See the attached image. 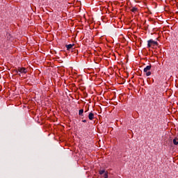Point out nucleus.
<instances>
[{
    "instance_id": "nucleus-5",
    "label": "nucleus",
    "mask_w": 178,
    "mask_h": 178,
    "mask_svg": "<svg viewBox=\"0 0 178 178\" xmlns=\"http://www.w3.org/2000/svg\"><path fill=\"white\" fill-rule=\"evenodd\" d=\"M89 120H94V113H90L88 115Z\"/></svg>"
},
{
    "instance_id": "nucleus-2",
    "label": "nucleus",
    "mask_w": 178,
    "mask_h": 178,
    "mask_svg": "<svg viewBox=\"0 0 178 178\" xmlns=\"http://www.w3.org/2000/svg\"><path fill=\"white\" fill-rule=\"evenodd\" d=\"M18 72L19 73H22V74L24 73V74H26V73H27V69L24 67H18Z\"/></svg>"
},
{
    "instance_id": "nucleus-10",
    "label": "nucleus",
    "mask_w": 178,
    "mask_h": 178,
    "mask_svg": "<svg viewBox=\"0 0 178 178\" xmlns=\"http://www.w3.org/2000/svg\"><path fill=\"white\" fill-rule=\"evenodd\" d=\"M99 175H104V173H105V170H100L99 171Z\"/></svg>"
},
{
    "instance_id": "nucleus-1",
    "label": "nucleus",
    "mask_w": 178,
    "mask_h": 178,
    "mask_svg": "<svg viewBox=\"0 0 178 178\" xmlns=\"http://www.w3.org/2000/svg\"><path fill=\"white\" fill-rule=\"evenodd\" d=\"M156 45L158 47V42L154 41L153 40H149L147 41V48H151V47Z\"/></svg>"
},
{
    "instance_id": "nucleus-11",
    "label": "nucleus",
    "mask_w": 178,
    "mask_h": 178,
    "mask_svg": "<svg viewBox=\"0 0 178 178\" xmlns=\"http://www.w3.org/2000/svg\"><path fill=\"white\" fill-rule=\"evenodd\" d=\"M146 73V76H151V72H149V71H147V72H145Z\"/></svg>"
},
{
    "instance_id": "nucleus-12",
    "label": "nucleus",
    "mask_w": 178,
    "mask_h": 178,
    "mask_svg": "<svg viewBox=\"0 0 178 178\" xmlns=\"http://www.w3.org/2000/svg\"><path fill=\"white\" fill-rule=\"evenodd\" d=\"M104 178H108V172H105L104 175Z\"/></svg>"
},
{
    "instance_id": "nucleus-7",
    "label": "nucleus",
    "mask_w": 178,
    "mask_h": 178,
    "mask_svg": "<svg viewBox=\"0 0 178 178\" xmlns=\"http://www.w3.org/2000/svg\"><path fill=\"white\" fill-rule=\"evenodd\" d=\"M173 144H174V145H178V138H175L173 139Z\"/></svg>"
},
{
    "instance_id": "nucleus-13",
    "label": "nucleus",
    "mask_w": 178,
    "mask_h": 178,
    "mask_svg": "<svg viewBox=\"0 0 178 178\" xmlns=\"http://www.w3.org/2000/svg\"><path fill=\"white\" fill-rule=\"evenodd\" d=\"M83 123H87V120H82Z\"/></svg>"
},
{
    "instance_id": "nucleus-14",
    "label": "nucleus",
    "mask_w": 178,
    "mask_h": 178,
    "mask_svg": "<svg viewBox=\"0 0 178 178\" xmlns=\"http://www.w3.org/2000/svg\"><path fill=\"white\" fill-rule=\"evenodd\" d=\"M19 74V76H20V74Z\"/></svg>"
},
{
    "instance_id": "nucleus-3",
    "label": "nucleus",
    "mask_w": 178,
    "mask_h": 178,
    "mask_svg": "<svg viewBox=\"0 0 178 178\" xmlns=\"http://www.w3.org/2000/svg\"><path fill=\"white\" fill-rule=\"evenodd\" d=\"M73 47H74V44H66L65 47L67 48V51H70V49H73Z\"/></svg>"
},
{
    "instance_id": "nucleus-9",
    "label": "nucleus",
    "mask_w": 178,
    "mask_h": 178,
    "mask_svg": "<svg viewBox=\"0 0 178 178\" xmlns=\"http://www.w3.org/2000/svg\"><path fill=\"white\" fill-rule=\"evenodd\" d=\"M13 73H15V74H19V68H17V70H14Z\"/></svg>"
},
{
    "instance_id": "nucleus-4",
    "label": "nucleus",
    "mask_w": 178,
    "mask_h": 178,
    "mask_svg": "<svg viewBox=\"0 0 178 178\" xmlns=\"http://www.w3.org/2000/svg\"><path fill=\"white\" fill-rule=\"evenodd\" d=\"M152 65H147L146 67L144 68L143 72L144 73H147V72H149L151 70Z\"/></svg>"
},
{
    "instance_id": "nucleus-6",
    "label": "nucleus",
    "mask_w": 178,
    "mask_h": 178,
    "mask_svg": "<svg viewBox=\"0 0 178 178\" xmlns=\"http://www.w3.org/2000/svg\"><path fill=\"white\" fill-rule=\"evenodd\" d=\"M83 113H84V109H80L79 111V116H83Z\"/></svg>"
},
{
    "instance_id": "nucleus-8",
    "label": "nucleus",
    "mask_w": 178,
    "mask_h": 178,
    "mask_svg": "<svg viewBox=\"0 0 178 178\" xmlns=\"http://www.w3.org/2000/svg\"><path fill=\"white\" fill-rule=\"evenodd\" d=\"M138 8H136V7H133L131 10V12H133V13H136V12H138Z\"/></svg>"
}]
</instances>
